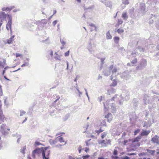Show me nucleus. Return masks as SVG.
<instances>
[{
    "label": "nucleus",
    "mask_w": 159,
    "mask_h": 159,
    "mask_svg": "<svg viewBox=\"0 0 159 159\" xmlns=\"http://www.w3.org/2000/svg\"><path fill=\"white\" fill-rule=\"evenodd\" d=\"M141 137L139 135L136 138H134L132 140V144L131 147L129 150L130 151H134L136 150V148L139 147L140 144L138 142L139 140L141 139Z\"/></svg>",
    "instance_id": "f257e3e1"
},
{
    "label": "nucleus",
    "mask_w": 159,
    "mask_h": 159,
    "mask_svg": "<svg viewBox=\"0 0 159 159\" xmlns=\"http://www.w3.org/2000/svg\"><path fill=\"white\" fill-rule=\"evenodd\" d=\"M107 69L111 71L112 72V75L110 76V78L111 80H112L114 77H116L118 75V74L117 73L119 69L116 66H114L113 65L108 67Z\"/></svg>",
    "instance_id": "f03ea898"
},
{
    "label": "nucleus",
    "mask_w": 159,
    "mask_h": 159,
    "mask_svg": "<svg viewBox=\"0 0 159 159\" xmlns=\"http://www.w3.org/2000/svg\"><path fill=\"white\" fill-rule=\"evenodd\" d=\"M147 65V61L144 59H142L140 61L139 66L136 67L138 70H141L144 69Z\"/></svg>",
    "instance_id": "7ed1b4c3"
},
{
    "label": "nucleus",
    "mask_w": 159,
    "mask_h": 159,
    "mask_svg": "<svg viewBox=\"0 0 159 159\" xmlns=\"http://www.w3.org/2000/svg\"><path fill=\"white\" fill-rule=\"evenodd\" d=\"M43 150L41 149V147L40 148H35L34 150L32 151V156L34 158L35 157L36 155H39L41 153L42 155Z\"/></svg>",
    "instance_id": "20e7f679"
},
{
    "label": "nucleus",
    "mask_w": 159,
    "mask_h": 159,
    "mask_svg": "<svg viewBox=\"0 0 159 159\" xmlns=\"http://www.w3.org/2000/svg\"><path fill=\"white\" fill-rule=\"evenodd\" d=\"M6 125L2 124L0 128V132H1L2 135L6 136L9 134V132L7 131L6 129Z\"/></svg>",
    "instance_id": "39448f33"
},
{
    "label": "nucleus",
    "mask_w": 159,
    "mask_h": 159,
    "mask_svg": "<svg viewBox=\"0 0 159 159\" xmlns=\"http://www.w3.org/2000/svg\"><path fill=\"white\" fill-rule=\"evenodd\" d=\"M146 9L145 4L143 3H140L139 9H138V12L144 14L145 13V10Z\"/></svg>",
    "instance_id": "423d86ee"
},
{
    "label": "nucleus",
    "mask_w": 159,
    "mask_h": 159,
    "mask_svg": "<svg viewBox=\"0 0 159 159\" xmlns=\"http://www.w3.org/2000/svg\"><path fill=\"white\" fill-rule=\"evenodd\" d=\"M159 137L157 135H155L153 138H152L151 141L152 143H156L157 145H159Z\"/></svg>",
    "instance_id": "0eeeda50"
},
{
    "label": "nucleus",
    "mask_w": 159,
    "mask_h": 159,
    "mask_svg": "<svg viewBox=\"0 0 159 159\" xmlns=\"http://www.w3.org/2000/svg\"><path fill=\"white\" fill-rule=\"evenodd\" d=\"M150 130H142V131L140 133V136H141V137H142V136H147L148 135L150 132Z\"/></svg>",
    "instance_id": "6e6552de"
},
{
    "label": "nucleus",
    "mask_w": 159,
    "mask_h": 159,
    "mask_svg": "<svg viewBox=\"0 0 159 159\" xmlns=\"http://www.w3.org/2000/svg\"><path fill=\"white\" fill-rule=\"evenodd\" d=\"M105 117L107 119V121L109 122H110L112 119V115L111 113H108V114L105 116Z\"/></svg>",
    "instance_id": "1a4fd4ad"
},
{
    "label": "nucleus",
    "mask_w": 159,
    "mask_h": 159,
    "mask_svg": "<svg viewBox=\"0 0 159 159\" xmlns=\"http://www.w3.org/2000/svg\"><path fill=\"white\" fill-rule=\"evenodd\" d=\"M6 18L8 20V24L11 26V24H12V17L11 15L7 14L6 16Z\"/></svg>",
    "instance_id": "9d476101"
},
{
    "label": "nucleus",
    "mask_w": 159,
    "mask_h": 159,
    "mask_svg": "<svg viewBox=\"0 0 159 159\" xmlns=\"http://www.w3.org/2000/svg\"><path fill=\"white\" fill-rule=\"evenodd\" d=\"M2 104L1 101L0 100V120H2L4 118V116L2 114Z\"/></svg>",
    "instance_id": "9b49d317"
},
{
    "label": "nucleus",
    "mask_w": 159,
    "mask_h": 159,
    "mask_svg": "<svg viewBox=\"0 0 159 159\" xmlns=\"http://www.w3.org/2000/svg\"><path fill=\"white\" fill-rule=\"evenodd\" d=\"M143 101L145 105H147L149 102V97L147 95H145L143 98Z\"/></svg>",
    "instance_id": "f8f14e48"
},
{
    "label": "nucleus",
    "mask_w": 159,
    "mask_h": 159,
    "mask_svg": "<svg viewBox=\"0 0 159 159\" xmlns=\"http://www.w3.org/2000/svg\"><path fill=\"white\" fill-rule=\"evenodd\" d=\"M50 150L48 151V153L46 154V155H44V153L42 154V158L43 159H49V156L50 154Z\"/></svg>",
    "instance_id": "ddd939ff"
},
{
    "label": "nucleus",
    "mask_w": 159,
    "mask_h": 159,
    "mask_svg": "<svg viewBox=\"0 0 159 159\" xmlns=\"http://www.w3.org/2000/svg\"><path fill=\"white\" fill-rule=\"evenodd\" d=\"M111 109L112 110L113 113L115 112L116 111V108L115 104L112 102L111 103Z\"/></svg>",
    "instance_id": "4468645a"
},
{
    "label": "nucleus",
    "mask_w": 159,
    "mask_h": 159,
    "mask_svg": "<svg viewBox=\"0 0 159 159\" xmlns=\"http://www.w3.org/2000/svg\"><path fill=\"white\" fill-rule=\"evenodd\" d=\"M15 37L14 35L11 36L9 39L7 40V43L8 44H11L12 42L14 41V38Z\"/></svg>",
    "instance_id": "2eb2a0df"
},
{
    "label": "nucleus",
    "mask_w": 159,
    "mask_h": 159,
    "mask_svg": "<svg viewBox=\"0 0 159 159\" xmlns=\"http://www.w3.org/2000/svg\"><path fill=\"white\" fill-rule=\"evenodd\" d=\"M151 125V121H148L147 122L145 121L143 124V127L148 128L150 127Z\"/></svg>",
    "instance_id": "dca6fc26"
},
{
    "label": "nucleus",
    "mask_w": 159,
    "mask_h": 159,
    "mask_svg": "<svg viewBox=\"0 0 159 159\" xmlns=\"http://www.w3.org/2000/svg\"><path fill=\"white\" fill-rule=\"evenodd\" d=\"M70 114L69 113H68L66 114L62 117V120L63 121H66L70 117Z\"/></svg>",
    "instance_id": "f3484780"
},
{
    "label": "nucleus",
    "mask_w": 159,
    "mask_h": 159,
    "mask_svg": "<svg viewBox=\"0 0 159 159\" xmlns=\"http://www.w3.org/2000/svg\"><path fill=\"white\" fill-rule=\"evenodd\" d=\"M87 48L91 53H92L93 50L92 49V43L91 42H89V44L87 46Z\"/></svg>",
    "instance_id": "a211bd4d"
},
{
    "label": "nucleus",
    "mask_w": 159,
    "mask_h": 159,
    "mask_svg": "<svg viewBox=\"0 0 159 159\" xmlns=\"http://www.w3.org/2000/svg\"><path fill=\"white\" fill-rule=\"evenodd\" d=\"M151 16H151L150 20L149 21V24H152L153 22V21L155 20L156 18L155 16V15L151 14Z\"/></svg>",
    "instance_id": "6ab92c4d"
},
{
    "label": "nucleus",
    "mask_w": 159,
    "mask_h": 159,
    "mask_svg": "<svg viewBox=\"0 0 159 159\" xmlns=\"http://www.w3.org/2000/svg\"><path fill=\"white\" fill-rule=\"evenodd\" d=\"M111 72V71L109 70H105L103 71V73L104 75L108 76L110 75Z\"/></svg>",
    "instance_id": "aec40b11"
},
{
    "label": "nucleus",
    "mask_w": 159,
    "mask_h": 159,
    "mask_svg": "<svg viewBox=\"0 0 159 159\" xmlns=\"http://www.w3.org/2000/svg\"><path fill=\"white\" fill-rule=\"evenodd\" d=\"M100 125L101 126L107 127L106 121L103 120H100Z\"/></svg>",
    "instance_id": "412c9836"
},
{
    "label": "nucleus",
    "mask_w": 159,
    "mask_h": 159,
    "mask_svg": "<svg viewBox=\"0 0 159 159\" xmlns=\"http://www.w3.org/2000/svg\"><path fill=\"white\" fill-rule=\"evenodd\" d=\"M49 148H50L49 146H47L46 147H41V149L43 150L42 153H44V155H46V154L48 152H47V153H46V151Z\"/></svg>",
    "instance_id": "4be33fe9"
},
{
    "label": "nucleus",
    "mask_w": 159,
    "mask_h": 159,
    "mask_svg": "<svg viewBox=\"0 0 159 159\" xmlns=\"http://www.w3.org/2000/svg\"><path fill=\"white\" fill-rule=\"evenodd\" d=\"M147 151L151 154V155L153 156L155 152V151L154 150H151L149 149H147Z\"/></svg>",
    "instance_id": "5701e85b"
},
{
    "label": "nucleus",
    "mask_w": 159,
    "mask_h": 159,
    "mask_svg": "<svg viewBox=\"0 0 159 159\" xmlns=\"http://www.w3.org/2000/svg\"><path fill=\"white\" fill-rule=\"evenodd\" d=\"M94 8V5H93L92 6H89L88 7L86 8L85 7H84V9L85 11V12H86L88 10H92Z\"/></svg>",
    "instance_id": "b1692460"
},
{
    "label": "nucleus",
    "mask_w": 159,
    "mask_h": 159,
    "mask_svg": "<svg viewBox=\"0 0 159 159\" xmlns=\"http://www.w3.org/2000/svg\"><path fill=\"white\" fill-rule=\"evenodd\" d=\"M49 142L50 144L51 145L53 144H55L57 142V141L56 139L54 140L50 139Z\"/></svg>",
    "instance_id": "393cba45"
},
{
    "label": "nucleus",
    "mask_w": 159,
    "mask_h": 159,
    "mask_svg": "<svg viewBox=\"0 0 159 159\" xmlns=\"http://www.w3.org/2000/svg\"><path fill=\"white\" fill-rule=\"evenodd\" d=\"M6 15L4 12H0V18L5 19L6 18Z\"/></svg>",
    "instance_id": "a878e982"
},
{
    "label": "nucleus",
    "mask_w": 159,
    "mask_h": 159,
    "mask_svg": "<svg viewBox=\"0 0 159 159\" xmlns=\"http://www.w3.org/2000/svg\"><path fill=\"white\" fill-rule=\"evenodd\" d=\"M105 57L101 58H100L101 62V66L100 67V70H101L102 69V66L104 63V61L105 60Z\"/></svg>",
    "instance_id": "bb28decb"
},
{
    "label": "nucleus",
    "mask_w": 159,
    "mask_h": 159,
    "mask_svg": "<svg viewBox=\"0 0 159 159\" xmlns=\"http://www.w3.org/2000/svg\"><path fill=\"white\" fill-rule=\"evenodd\" d=\"M153 59L155 61H157L159 59V52L153 57Z\"/></svg>",
    "instance_id": "cd10ccee"
},
{
    "label": "nucleus",
    "mask_w": 159,
    "mask_h": 159,
    "mask_svg": "<svg viewBox=\"0 0 159 159\" xmlns=\"http://www.w3.org/2000/svg\"><path fill=\"white\" fill-rule=\"evenodd\" d=\"M121 77L125 80H127L129 79V76L128 75L124 74L121 76Z\"/></svg>",
    "instance_id": "c85d7f7f"
},
{
    "label": "nucleus",
    "mask_w": 159,
    "mask_h": 159,
    "mask_svg": "<svg viewBox=\"0 0 159 159\" xmlns=\"http://www.w3.org/2000/svg\"><path fill=\"white\" fill-rule=\"evenodd\" d=\"M114 40L115 43L117 44L119 43L120 38L118 36H115L114 37Z\"/></svg>",
    "instance_id": "c756f323"
},
{
    "label": "nucleus",
    "mask_w": 159,
    "mask_h": 159,
    "mask_svg": "<svg viewBox=\"0 0 159 159\" xmlns=\"http://www.w3.org/2000/svg\"><path fill=\"white\" fill-rule=\"evenodd\" d=\"M122 17L123 18L124 20H126L128 17L127 12H125L123 13L122 15Z\"/></svg>",
    "instance_id": "7c9ffc66"
},
{
    "label": "nucleus",
    "mask_w": 159,
    "mask_h": 159,
    "mask_svg": "<svg viewBox=\"0 0 159 159\" xmlns=\"http://www.w3.org/2000/svg\"><path fill=\"white\" fill-rule=\"evenodd\" d=\"M105 5L107 7L110 8H111L112 5L111 2H110L107 1L105 2Z\"/></svg>",
    "instance_id": "2f4dec72"
},
{
    "label": "nucleus",
    "mask_w": 159,
    "mask_h": 159,
    "mask_svg": "<svg viewBox=\"0 0 159 159\" xmlns=\"http://www.w3.org/2000/svg\"><path fill=\"white\" fill-rule=\"evenodd\" d=\"M106 37L107 39H110L112 38V36L110 35L109 31L107 32L106 34Z\"/></svg>",
    "instance_id": "473e14b6"
},
{
    "label": "nucleus",
    "mask_w": 159,
    "mask_h": 159,
    "mask_svg": "<svg viewBox=\"0 0 159 159\" xmlns=\"http://www.w3.org/2000/svg\"><path fill=\"white\" fill-rule=\"evenodd\" d=\"M124 31L123 29L120 28L118 29L116 31H115V32H117L119 34L123 33Z\"/></svg>",
    "instance_id": "72a5a7b5"
},
{
    "label": "nucleus",
    "mask_w": 159,
    "mask_h": 159,
    "mask_svg": "<svg viewBox=\"0 0 159 159\" xmlns=\"http://www.w3.org/2000/svg\"><path fill=\"white\" fill-rule=\"evenodd\" d=\"M113 80L110 86H115L117 85V81L115 79L112 80Z\"/></svg>",
    "instance_id": "f704fd0d"
},
{
    "label": "nucleus",
    "mask_w": 159,
    "mask_h": 159,
    "mask_svg": "<svg viewBox=\"0 0 159 159\" xmlns=\"http://www.w3.org/2000/svg\"><path fill=\"white\" fill-rule=\"evenodd\" d=\"M137 49L140 52H144L145 51L144 48L141 47L140 46H138Z\"/></svg>",
    "instance_id": "c9c22d12"
},
{
    "label": "nucleus",
    "mask_w": 159,
    "mask_h": 159,
    "mask_svg": "<svg viewBox=\"0 0 159 159\" xmlns=\"http://www.w3.org/2000/svg\"><path fill=\"white\" fill-rule=\"evenodd\" d=\"M133 103L135 107L137 106L138 104V101L137 99L136 98H134L133 100Z\"/></svg>",
    "instance_id": "e433bc0d"
},
{
    "label": "nucleus",
    "mask_w": 159,
    "mask_h": 159,
    "mask_svg": "<svg viewBox=\"0 0 159 159\" xmlns=\"http://www.w3.org/2000/svg\"><path fill=\"white\" fill-rule=\"evenodd\" d=\"M12 9V8L11 7H3L2 9V10L3 11H10Z\"/></svg>",
    "instance_id": "4c0bfd02"
},
{
    "label": "nucleus",
    "mask_w": 159,
    "mask_h": 159,
    "mask_svg": "<svg viewBox=\"0 0 159 159\" xmlns=\"http://www.w3.org/2000/svg\"><path fill=\"white\" fill-rule=\"evenodd\" d=\"M11 25L12 24H11V26H10L8 24V22L7 23V24L6 25V29L7 30H9V29H10L11 32Z\"/></svg>",
    "instance_id": "58836bf2"
},
{
    "label": "nucleus",
    "mask_w": 159,
    "mask_h": 159,
    "mask_svg": "<svg viewBox=\"0 0 159 159\" xmlns=\"http://www.w3.org/2000/svg\"><path fill=\"white\" fill-rule=\"evenodd\" d=\"M122 3L125 5H127L129 4V0H122Z\"/></svg>",
    "instance_id": "ea45409f"
},
{
    "label": "nucleus",
    "mask_w": 159,
    "mask_h": 159,
    "mask_svg": "<svg viewBox=\"0 0 159 159\" xmlns=\"http://www.w3.org/2000/svg\"><path fill=\"white\" fill-rule=\"evenodd\" d=\"M89 126V124L88 123L87 124H85L84 125L83 127L84 129H85V131H84L83 132V133H85L86 132V130L88 128Z\"/></svg>",
    "instance_id": "a19ab883"
},
{
    "label": "nucleus",
    "mask_w": 159,
    "mask_h": 159,
    "mask_svg": "<svg viewBox=\"0 0 159 159\" xmlns=\"http://www.w3.org/2000/svg\"><path fill=\"white\" fill-rule=\"evenodd\" d=\"M39 145H42V144L39 142L37 141H36L35 142L34 144V146L35 147H36L37 146H39Z\"/></svg>",
    "instance_id": "79ce46f5"
},
{
    "label": "nucleus",
    "mask_w": 159,
    "mask_h": 159,
    "mask_svg": "<svg viewBox=\"0 0 159 159\" xmlns=\"http://www.w3.org/2000/svg\"><path fill=\"white\" fill-rule=\"evenodd\" d=\"M107 132H104L101 134V137L102 139H103L107 135Z\"/></svg>",
    "instance_id": "37998d69"
},
{
    "label": "nucleus",
    "mask_w": 159,
    "mask_h": 159,
    "mask_svg": "<svg viewBox=\"0 0 159 159\" xmlns=\"http://www.w3.org/2000/svg\"><path fill=\"white\" fill-rule=\"evenodd\" d=\"M39 25H38V29L39 30H42L43 28V26L42 24H41L40 23L39 24Z\"/></svg>",
    "instance_id": "c03bdc74"
},
{
    "label": "nucleus",
    "mask_w": 159,
    "mask_h": 159,
    "mask_svg": "<svg viewBox=\"0 0 159 159\" xmlns=\"http://www.w3.org/2000/svg\"><path fill=\"white\" fill-rule=\"evenodd\" d=\"M25 149H26V146H24L23 147V148L20 149V152L23 154L25 153Z\"/></svg>",
    "instance_id": "a18cd8bd"
},
{
    "label": "nucleus",
    "mask_w": 159,
    "mask_h": 159,
    "mask_svg": "<svg viewBox=\"0 0 159 159\" xmlns=\"http://www.w3.org/2000/svg\"><path fill=\"white\" fill-rule=\"evenodd\" d=\"M29 62H25L24 64H23L21 66L22 67H23L25 66H28L29 65Z\"/></svg>",
    "instance_id": "49530a36"
},
{
    "label": "nucleus",
    "mask_w": 159,
    "mask_h": 159,
    "mask_svg": "<svg viewBox=\"0 0 159 159\" xmlns=\"http://www.w3.org/2000/svg\"><path fill=\"white\" fill-rule=\"evenodd\" d=\"M90 157V156L89 155H83L82 157L83 159H88V158Z\"/></svg>",
    "instance_id": "de8ad7c7"
},
{
    "label": "nucleus",
    "mask_w": 159,
    "mask_h": 159,
    "mask_svg": "<svg viewBox=\"0 0 159 159\" xmlns=\"http://www.w3.org/2000/svg\"><path fill=\"white\" fill-rule=\"evenodd\" d=\"M21 136L20 135H17V138H18V139L17 141V143H19L20 142V139L21 138Z\"/></svg>",
    "instance_id": "09e8293b"
},
{
    "label": "nucleus",
    "mask_w": 159,
    "mask_h": 159,
    "mask_svg": "<svg viewBox=\"0 0 159 159\" xmlns=\"http://www.w3.org/2000/svg\"><path fill=\"white\" fill-rule=\"evenodd\" d=\"M58 140L60 143H62L64 142V139L62 137H61L58 138Z\"/></svg>",
    "instance_id": "8fccbe9b"
},
{
    "label": "nucleus",
    "mask_w": 159,
    "mask_h": 159,
    "mask_svg": "<svg viewBox=\"0 0 159 159\" xmlns=\"http://www.w3.org/2000/svg\"><path fill=\"white\" fill-rule=\"evenodd\" d=\"M25 112L23 110H20V116H22L23 115H25Z\"/></svg>",
    "instance_id": "3c124183"
},
{
    "label": "nucleus",
    "mask_w": 159,
    "mask_h": 159,
    "mask_svg": "<svg viewBox=\"0 0 159 159\" xmlns=\"http://www.w3.org/2000/svg\"><path fill=\"white\" fill-rule=\"evenodd\" d=\"M98 143L99 144L104 143L105 144H106L105 143V140H100L98 141Z\"/></svg>",
    "instance_id": "603ef678"
},
{
    "label": "nucleus",
    "mask_w": 159,
    "mask_h": 159,
    "mask_svg": "<svg viewBox=\"0 0 159 159\" xmlns=\"http://www.w3.org/2000/svg\"><path fill=\"white\" fill-rule=\"evenodd\" d=\"M118 153V151L117 150L115 149L113 152V154L114 156H116Z\"/></svg>",
    "instance_id": "864d4df0"
},
{
    "label": "nucleus",
    "mask_w": 159,
    "mask_h": 159,
    "mask_svg": "<svg viewBox=\"0 0 159 159\" xmlns=\"http://www.w3.org/2000/svg\"><path fill=\"white\" fill-rule=\"evenodd\" d=\"M111 158L112 159H120V158L118 156H112Z\"/></svg>",
    "instance_id": "5fc2aeb1"
},
{
    "label": "nucleus",
    "mask_w": 159,
    "mask_h": 159,
    "mask_svg": "<svg viewBox=\"0 0 159 159\" xmlns=\"http://www.w3.org/2000/svg\"><path fill=\"white\" fill-rule=\"evenodd\" d=\"M140 130L139 129H137L135 130L134 132V133L135 135H137L140 131Z\"/></svg>",
    "instance_id": "6e6d98bb"
},
{
    "label": "nucleus",
    "mask_w": 159,
    "mask_h": 159,
    "mask_svg": "<svg viewBox=\"0 0 159 159\" xmlns=\"http://www.w3.org/2000/svg\"><path fill=\"white\" fill-rule=\"evenodd\" d=\"M120 159H130V158L127 156H124L122 157H121V158H120Z\"/></svg>",
    "instance_id": "4d7b16f0"
},
{
    "label": "nucleus",
    "mask_w": 159,
    "mask_h": 159,
    "mask_svg": "<svg viewBox=\"0 0 159 159\" xmlns=\"http://www.w3.org/2000/svg\"><path fill=\"white\" fill-rule=\"evenodd\" d=\"M39 23H40L42 24H46L47 23V21L46 20L44 19L42 20L41 22Z\"/></svg>",
    "instance_id": "13d9d810"
},
{
    "label": "nucleus",
    "mask_w": 159,
    "mask_h": 159,
    "mask_svg": "<svg viewBox=\"0 0 159 159\" xmlns=\"http://www.w3.org/2000/svg\"><path fill=\"white\" fill-rule=\"evenodd\" d=\"M109 91H110L111 93H115L116 92V90L115 89L112 88H111L110 89H109Z\"/></svg>",
    "instance_id": "bf43d9fd"
},
{
    "label": "nucleus",
    "mask_w": 159,
    "mask_h": 159,
    "mask_svg": "<svg viewBox=\"0 0 159 159\" xmlns=\"http://www.w3.org/2000/svg\"><path fill=\"white\" fill-rule=\"evenodd\" d=\"M137 61V59L136 58H135L134 60H133L131 62V63L133 64H135Z\"/></svg>",
    "instance_id": "052dcab7"
},
{
    "label": "nucleus",
    "mask_w": 159,
    "mask_h": 159,
    "mask_svg": "<svg viewBox=\"0 0 159 159\" xmlns=\"http://www.w3.org/2000/svg\"><path fill=\"white\" fill-rule=\"evenodd\" d=\"M60 42L63 46H64L66 43L65 41L61 39H60Z\"/></svg>",
    "instance_id": "680f3d73"
},
{
    "label": "nucleus",
    "mask_w": 159,
    "mask_h": 159,
    "mask_svg": "<svg viewBox=\"0 0 159 159\" xmlns=\"http://www.w3.org/2000/svg\"><path fill=\"white\" fill-rule=\"evenodd\" d=\"M78 150L80 153L81 151L82 150V148L81 146H80L78 148Z\"/></svg>",
    "instance_id": "e2e57ef3"
},
{
    "label": "nucleus",
    "mask_w": 159,
    "mask_h": 159,
    "mask_svg": "<svg viewBox=\"0 0 159 159\" xmlns=\"http://www.w3.org/2000/svg\"><path fill=\"white\" fill-rule=\"evenodd\" d=\"M123 22V21L121 20H118V26H119Z\"/></svg>",
    "instance_id": "0e129e2a"
},
{
    "label": "nucleus",
    "mask_w": 159,
    "mask_h": 159,
    "mask_svg": "<svg viewBox=\"0 0 159 159\" xmlns=\"http://www.w3.org/2000/svg\"><path fill=\"white\" fill-rule=\"evenodd\" d=\"M69 53H70V51H68L64 53V56L65 57H67L69 56Z\"/></svg>",
    "instance_id": "69168bd1"
},
{
    "label": "nucleus",
    "mask_w": 159,
    "mask_h": 159,
    "mask_svg": "<svg viewBox=\"0 0 159 159\" xmlns=\"http://www.w3.org/2000/svg\"><path fill=\"white\" fill-rule=\"evenodd\" d=\"M89 26H90L91 27H94L95 30H96V27L94 24H93V23H91V24H89Z\"/></svg>",
    "instance_id": "338daca9"
},
{
    "label": "nucleus",
    "mask_w": 159,
    "mask_h": 159,
    "mask_svg": "<svg viewBox=\"0 0 159 159\" xmlns=\"http://www.w3.org/2000/svg\"><path fill=\"white\" fill-rule=\"evenodd\" d=\"M156 27H157V29L159 30V19L158 20L157 24Z\"/></svg>",
    "instance_id": "774afa93"
}]
</instances>
